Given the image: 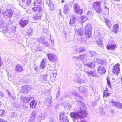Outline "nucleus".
<instances>
[{
    "label": "nucleus",
    "instance_id": "27",
    "mask_svg": "<svg viewBox=\"0 0 122 122\" xmlns=\"http://www.w3.org/2000/svg\"><path fill=\"white\" fill-rule=\"evenodd\" d=\"M86 16L88 19H91L93 15V13L91 11H88L86 13Z\"/></svg>",
    "mask_w": 122,
    "mask_h": 122
},
{
    "label": "nucleus",
    "instance_id": "16",
    "mask_svg": "<svg viewBox=\"0 0 122 122\" xmlns=\"http://www.w3.org/2000/svg\"><path fill=\"white\" fill-rule=\"evenodd\" d=\"M98 72L100 74L105 73L106 71L105 69L102 66H99L97 68Z\"/></svg>",
    "mask_w": 122,
    "mask_h": 122
},
{
    "label": "nucleus",
    "instance_id": "34",
    "mask_svg": "<svg viewBox=\"0 0 122 122\" xmlns=\"http://www.w3.org/2000/svg\"><path fill=\"white\" fill-rule=\"evenodd\" d=\"M42 1L41 0H36L34 2V5L39 6L41 5Z\"/></svg>",
    "mask_w": 122,
    "mask_h": 122
},
{
    "label": "nucleus",
    "instance_id": "22",
    "mask_svg": "<svg viewBox=\"0 0 122 122\" xmlns=\"http://www.w3.org/2000/svg\"><path fill=\"white\" fill-rule=\"evenodd\" d=\"M76 19V18L73 16L71 17L69 22L70 25L71 26H73L74 25V24L75 22Z\"/></svg>",
    "mask_w": 122,
    "mask_h": 122
},
{
    "label": "nucleus",
    "instance_id": "25",
    "mask_svg": "<svg viewBox=\"0 0 122 122\" xmlns=\"http://www.w3.org/2000/svg\"><path fill=\"white\" fill-rule=\"evenodd\" d=\"M37 102V101L34 100L31 102L30 103V107L33 108H36Z\"/></svg>",
    "mask_w": 122,
    "mask_h": 122
},
{
    "label": "nucleus",
    "instance_id": "63",
    "mask_svg": "<svg viewBox=\"0 0 122 122\" xmlns=\"http://www.w3.org/2000/svg\"><path fill=\"white\" fill-rule=\"evenodd\" d=\"M12 22L10 20H9V21L8 22V25H10V24H12Z\"/></svg>",
    "mask_w": 122,
    "mask_h": 122
},
{
    "label": "nucleus",
    "instance_id": "9",
    "mask_svg": "<svg viewBox=\"0 0 122 122\" xmlns=\"http://www.w3.org/2000/svg\"><path fill=\"white\" fill-rule=\"evenodd\" d=\"M28 20L25 19V18L24 17L20 21L19 24L22 27H24L28 24Z\"/></svg>",
    "mask_w": 122,
    "mask_h": 122
},
{
    "label": "nucleus",
    "instance_id": "35",
    "mask_svg": "<svg viewBox=\"0 0 122 122\" xmlns=\"http://www.w3.org/2000/svg\"><path fill=\"white\" fill-rule=\"evenodd\" d=\"M8 27L6 28V33H10L12 31L13 29L11 26Z\"/></svg>",
    "mask_w": 122,
    "mask_h": 122
},
{
    "label": "nucleus",
    "instance_id": "19",
    "mask_svg": "<svg viewBox=\"0 0 122 122\" xmlns=\"http://www.w3.org/2000/svg\"><path fill=\"white\" fill-rule=\"evenodd\" d=\"M61 113V116H63L61 117V122H69V120L68 117L66 116L65 114H64V112H63Z\"/></svg>",
    "mask_w": 122,
    "mask_h": 122
},
{
    "label": "nucleus",
    "instance_id": "3",
    "mask_svg": "<svg viewBox=\"0 0 122 122\" xmlns=\"http://www.w3.org/2000/svg\"><path fill=\"white\" fill-rule=\"evenodd\" d=\"M102 2L100 1H97L93 3V6L96 12L100 14L102 11L101 8V5Z\"/></svg>",
    "mask_w": 122,
    "mask_h": 122
},
{
    "label": "nucleus",
    "instance_id": "10",
    "mask_svg": "<svg viewBox=\"0 0 122 122\" xmlns=\"http://www.w3.org/2000/svg\"><path fill=\"white\" fill-rule=\"evenodd\" d=\"M13 13L12 10L10 9L7 10L5 12H3L2 14L5 17V16H6L10 18L12 17Z\"/></svg>",
    "mask_w": 122,
    "mask_h": 122
},
{
    "label": "nucleus",
    "instance_id": "39",
    "mask_svg": "<svg viewBox=\"0 0 122 122\" xmlns=\"http://www.w3.org/2000/svg\"><path fill=\"white\" fill-rule=\"evenodd\" d=\"M86 51V48L83 47H80L79 48L78 52L81 53L84 52Z\"/></svg>",
    "mask_w": 122,
    "mask_h": 122
},
{
    "label": "nucleus",
    "instance_id": "57",
    "mask_svg": "<svg viewBox=\"0 0 122 122\" xmlns=\"http://www.w3.org/2000/svg\"><path fill=\"white\" fill-rule=\"evenodd\" d=\"M48 68L49 70H53V68L51 65H50L49 67V66H48Z\"/></svg>",
    "mask_w": 122,
    "mask_h": 122
},
{
    "label": "nucleus",
    "instance_id": "36",
    "mask_svg": "<svg viewBox=\"0 0 122 122\" xmlns=\"http://www.w3.org/2000/svg\"><path fill=\"white\" fill-rule=\"evenodd\" d=\"M64 10V12L65 13H67V11L69 9V7L68 5L67 4H65L63 8Z\"/></svg>",
    "mask_w": 122,
    "mask_h": 122
},
{
    "label": "nucleus",
    "instance_id": "46",
    "mask_svg": "<svg viewBox=\"0 0 122 122\" xmlns=\"http://www.w3.org/2000/svg\"><path fill=\"white\" fill-rule=\"evenodd\" d=\"M56 74L55 73H51L50 74V78H53H53H56Z\"/></svg>",
    "mask_w": 122,
    "mask_h": 122
},
{
    "label": "nucleus",
    "instance_id": "18",
    "mask_svg": "<svg viewBox=\"0 0 122 122\" xmlns=\"http://www.w3.org/2000/svg\"><path fill=\"white\" fill-rule=\"evenodd\" d=\"M94 64L95 62L93 61H92V60H91V61H90V62H88V63L85 64V65L86 66L92 69H94L95 67Z\"/></svg>",
    "mask_w": 122,
    "mask_h": 122
},
{
    "label": "nucleus",
    "instance_id": "45",
    "mask_svg": "<svg viewBox=\"0 0 122 122\" xmlns=\"http://www.w3.org/2000/svg\"><path fill=\"white\" fill-rule=\"evenodd\" d=\"M83 12V10L81 8L80 9H79V10L77 11V12H76L78 14L80 15Z\"/></svg>",
    "mask_w": 122,
    "mask_h": 122
},
{
    "label": "nucleus",
    "instance_id": "42",
    "mask_svg": "<svg viewBox=\"0 0 122 122\" xmlns=\"http://www.w3.org/2000/svg\"><path fill=\"white\" fill-rule=\"evenodd\" d=\"M6 27H1L0 28V31L4 33H6Z\"/></svg>",
    "mask_w": 122,
    "mask_h": 122
},
{
    "label": "nucleus",
    "instance_id": "41",
    "mask_svg": "<svg viewBox=\"0 0 122 122\" xmlns=\"http://www.w3.org/2000/svg\"><path fill=\"white\" fill-rule=\"evenodd\" d=\"M37 118L38 119H40V120H41L44 119L45 117L42 114H40L39 115V116Z\"/></svg>",
    "mask_w": 122,
    "mask_h": 122
},
{
    "label": "nucleus",
    "instance_id": "21",
    "mask_svg": "<svg viewBox=\"0 0 122 122\" xmlns=\"http://www.w3.org/2000/svg\"><path fill=\"white\" fill-rule=\"evenodd\" d=\"M86 57V55L84 54L82 55L79 56H73L72 58L75 61L77 60L78 59H81L82 60L83 59L85 58Z\"/></svg>",
    "mask_w": 122,
    "mask_h": 122
},
{
    "label": "nucleus",
    "instance_id": "20",
    "mask_svg": "<svg viewBox=\"0 0 122 122\" xmlns=\"http://www.w3.org/2000/svg\"><path fill=\"white\" fill-rule=\"evenodd\" d=\"M119 30V25L118 24H117L114 25L113 28L112 30V31L116 33Z\"/></svg>",
    "mask_w": 122,
    "mask_h": 122
},
{
    "label": "nucleus",
    "instance_id": "33",
    "mask_svg": "<svg viewBox=\"0 0 122 122\" xmlns=\"http://www.w3.org/2000/svg\"><path fill=\"white\" fill-rule=\"evenodd\" d=\"M73 7L74 9V10L75 12H77V11L80 8L79 5L77 4H75L73 6Z\"/></svg>",
    "mask_w": 122,
    "mask_h": 122
},
{
    "label": "nucleus",
    "instance_id": "58",
    "mask_svg": "<svg viewBox=\"0 0 122 122\" xmlns=\"http://www.w3.org/2000/svg\"><path fill=\"white\" fill-rule=\"evenodd\" d=\"M110 110L111 112V113H113L115 111L114 109L113 108H111L110 109Z\"/></svg>",
    "mask_w": 122,
    "mask_h": 122
},
{
    "label": "nucleus",
    "instance_id": "5",
    "mask_svg": "<svg viewBox=\"0 0 122 122\" xmlns=\"http://www.w3.org/2000/svg\"><path fill=\"white\" fill-rule=\"evenodd\" d=\"M112 42L113 43V41L111 40L109 41L108 44L106 46L107 50H114L116 48L117 46L116 45L112 43Z\"/></svg>",
    "mask_w": 122,
    "mask_h": 122
},
{
    "label": "nucleus",
    "instance_id": "12",
    "mask_svg": "<svg viewBox=\"0 0 122 122\" xmlns=\"http://www.w3.org/2000/svg\"><path fill=\"white\" fill-rule=\"evenodd\" d=\"M75 31L76 34L77 35L80 36L83 35L84 33V31L81 28L75 29Z\"/></svg>",
    "mask_w": 122,
    "mask_h": 122
},
{
    "label": "nucleus",
    "instance_id": "32",
    "mask_svg": "<svg viewBox=\"0 0 122 122\" xmlns=\"http://www.w3.org/2000/svg\"><path fill=\"white\" fill-rule=\"evenodd\" d=\"M109 91L108 90V89L106 88L104 91L103 93V97L106 96V97L109 96L110 95V93H108Z\"/></svg>",
    "mask_w": 122,
    "mask_h": 122
},
{
    "label": "nucleus",
    "instance_id": "51",
    "mask_svg": "<svg viewBox=\"0 0 122 122\" xmlns=\"http://www.w3.org/2000/svg\"><path fill=\"white\" fill-rule=\"evenodd\" d=\"M32 33V32H31V30H29L27 32L28 36H30V35H31Z\"/></svg>",
    "mask_w": 122,
    "mask_h": 122
},
{
    "label": "nucleus",
    "instance_id": "28",
    "mask_svg": "<svg viewBox=\"0 0 122 122\" xmlns=\"http://www.w3.org/2000/svg\"><path fill=\"white\" fill-rule=\"evenodd\" d=\"M22 90H24L25 93L28 92V91L29 90V86L27 85H25L22 86Z\"/></svg>",
    "mask_w": 122,
    "mask_h": 122
},
{
    "label": "nucleus",
    "instance_id": "1",
    "mask_svg": "<svg viewBox=\"0 0 122 122\" xmlns=\"http://www.w3.org/2000/svg\"><path fill=\"white\" fill-rule=\"evenodd\" d=\"M80 102L83 105V108H81L80 111H77V113L74 112H71L70 115L72 118L78 120L84 118L87 116L85 105L83 102Z\"/></svg>",
    "mask_w": 122,
    "mask_h": 122
},
{
    "label": "nucleus",
    "instance_id": "64",
    "mask_svg": "<svg viewBox=\"0 0 122 122\" xmlns=\"http://www.w3.org/2000/svg\"><path fill=\"white\" fill-rule=\"evenodd\" d=\"M49 122H53V118H51L50 119V120Z\"/></svg>",
    "mask_w": 122,
    "mask_h": 122
},
{
    "label": "nucleus",
    "instance_id": "55",
    "mask_svg": "<svg viewBox=\"0 0 122 122\" xmlns=\"http://www.w3.org/2000/svg\"><path fill=\"white\" fill-rule=\"evenodd\" d=\"M35 117L36 116L31 115V118L30 119H33V120H34V121Z\"/></svg>",
    "mask_w": 122,
    "mask_h": 122
},
{
    "label": "nucleus",
    "instance_id": "7",
    "mask_svg": "<svg viewBox=\"0 0 122 122\" xmlns=\"http://www.w3.org/2000/svg\"><path fill=\"white\" fill-rule=\"evenodd\" d=\"M47 56L49 60L53 62L55 61L57 58V56L56 55L51 53L48 54Z\"/></svg>",
    "mask_w": 122,
    "mask_h": 122
},
{
    "label": "nucleus",
    "instance_id": "17",
    "mask_svg": "<svg viewBox=\"0 0 122 122\" xmlns=\"http://www.w3.org/2000/svg\"><path fill=\"white\" fill-rule=\"evenodd\" d=\"M46 4L50 7L51 10H52L53 9L54 6L52 1L51 0H46Z\"/></svg>",
    "mask_w": 122,
    "mask_h": 122
},
{
    "label": "nucleus",
    "instance_id": "62",
    "mask_svg": "<svg viewBox=\"0 0 122 122\" xmlns=\"http://www.w3.org/2000/svg\"><path fill=\"white\" fill-rule=\"evenodd\" d=\"M4 120L2 118H0V122H4Z\"/></svg>",
    "mask_w": 122,
    "mask_h": 122
},
{
    "label": "nucleus",
    "instance_id": "30",
    "mask_svg": "<svg viewBox=\"0 0 122 122\" xmlns=\"http://www.w3.org/2000/svg\"><path fill=\"white\" fill-rule=\"evenodd\" d=\"M79 19L80 22L82 23H83L87 19H88L86 16H82Z\"/></svg>",
    "mask_w": 122,
    "mask_h": 122
},
{
    "label": "nucleus",
    "instance_id": "14",
    "mask_svg": "<svg viewBox=\"0 0 122 122\" xmlns=\"http://www.w3.org/2000/svg\"><path fill=\"white\" fill-rule=\"evenodd\" d=\"M14 70L15 71L20 73L23 70V67L21 65L18 64L15 66Z\"/></svg>",
    "mask_w": 122,
    "mask_h": 122
},
{
    "label": "nucleus",
    "instance_id": "26",
    "mask_svg": "<svg viewBox=\"0 0 122 122\" xmlns=\"http://www.w3.org/2000/svg\"><path fill=\"white\" fill-rule=\"evenodd\" d=\"M85 72L86 73L88 76H94V71H85Z\"/></svg>",
    "mask_w": 122,
    "mask_h": 122
},
{
    "label": "nucleus",
    "instance_id": "6",
    "mask_svg": "<svg viewBox=\"0 0 122 122\" xmlns=\"http://www.w3.org/2000/svg\"><path fill=\"white\" fill-rule=\"evenodd\" d=\"M119 64H116L114 66L113 69L112 70L113 73L117 75H118L119 74L120 71V68L119 67Z\"/></svg>",
    "mask_w": 122,
    "mask_h": 122
},
{
    "label": "nucleus",
    "instance_id": "47",
    "mask_svg": "<svg viewBox=\"0 0 122 122\" xmlns=\"http://www.w3.org/2000/svg\"><path fill=\"white\" fill-rule=\"evenodd\" d=\"M48 75H43L42 76V78L43 79L46 81H47V77Z\"/></svg>",
    "mask_w": 122,
    "mask_h": 122
},
{
    "label": "nucleus",
    "instance_id": "49",
    "mask_svg": "<svg viewBox=\"0 0 122 122\" xmlns=\"http://www.w3.org/2000/svg\"><path fill=\"white\" fill-rule=\"evenodd\" d=\"M11 117H13L14 118L15 117H16L17 115L16 113L13 112H12L11 113Z\"/></svg>",
    "mask_w": 122,
    "mask_h": 122
},
{
    "label": "nucleus",
    "instance_id": "29",
    "mask_svg": "<svg viewBox=\"0 0 122 122\" xmlns=\"http://www.w3.org/2000/svg\"><path fill=\"white\" fill-rule=\"evenodd\" d=\"M32 9L35 11L37 12H41L42 10L41 7V6L35 7L33 8Z\"/></svg>",
    "mask_w": 122,
    "mask_h": 122
},
{
    "label": "nucleus",
    "instance_id": "50",
    "mask_svg": "<svg viewBox=\"0 0 122 122\" xmlns=\"http://www.w3.org/2000/svg\"><path fill=\"white\" fill-rule=\"evenodd\" d=\"M42 44L43 45H45L47 46H49V44L48 43V42L47 41L43 42Z\"/></svg>",
    "mask_w": 122,
    "mask_h": 122
},
{
    "label": "nucleus",
    "instance_id": "53",
    "mask_svg": "<svg viewBox=\"0 0 122 122\" xmlns=\"http://www.w3.org/2000/svg\"><path fill=\"white\" fill-rule=\"evenodd\" d=\"M36 110H34L32 112L31 115L36 116Z\"/></svg>",
    "mask_w": 122,
    "mask_h": 122
},
{
    "label": "nucleus",
    "instance_id": "38",
    "mask_svg": "<svg viewBox=\"0 0 122 122\" xmlns=\"http://www.w3.org/2000/svg\"><path fill=\"white\" fill-rule=\"evenodd\" d=\"M72 94L74 96L76 97L79 98L81 99L82 97L79 95L76 92H74L72 93Z\"/></svg>",
    "mask_w": 122,
    "mask_h": 122
},
{
    "label": "nucleus",
    "instance_id": "43",
    "mask_svg": "<svg viewBox=\"0 0 122 122\" xmlns=\"http://www.w3.org/2000/svg\"><path fill=\"white\" fill-rule=\"evenodd\" d=\"M75 82L79 84H81V79L80 78H77L75 80Z\"/></svg>",
    "mask_w": 122,
    "mask_h": 122
},
{
    "label": "nucleus",
    "instance_id": "13",
    "mask_svg": "<svg viewBox=\"0 0 122 122\" xmlns=\"http://www.w3.org/2000/svg\"><path fill=\"white\" fill-rule=\"evenodd\" d=\"M46 60L44 58L43 59L41 63L40 68L42 70H45L46 67Z\"/></svg>",
    "mask_w": 122,
    "mask_h": 122
},
{
    "label": "nucleus",
    "instance_id": "54",
    "mask_svg": "<svg viewBox=\"0 0 122 122\" xmlns=\"http://www.w3.org/2000/svg\"><path fill=\"white\" fill-rule=\"evenodd\" d=\"M4 93L0 91V97H2L4 96Z\"/></svg>",
    "mask_w": 122,
    "mask_h": 122
},
{
    "label": "nucleus",
    "instance_id": "2",
    "mask_svg": "<svg viewBox=\"0 0 122 122\" xmlns=\"http://www.w3.org/2000/svg\"><path fill=\"white\" fill-rule=\"evenodd\" d=\"M92 27L90 24H88L85 27L86 30L85 35L87 38H91L92 37Z\"/></svg>",
    "mask_w": 122,
    "mask_h": 122
},
{
    "label": "nucleus",
    "instance_id": "40",
    "mask_svg": "<svg viewBox=\"0 0 122 122\" xmlns=\"http://www.w3.org/2000/svg\"><path fill=\"white\" fill-rule=\"evenodd\" d=\"M96 42L99 47H103V46L102 45L101 40L100 39L97 40Z\"/></svg>",
    "mask_w": 122,
    "mask_h": 122
},
{
    "label": "nucleus",
    "instance_id": "52",
    "mask_svg": "<svg viewBox=\"0 0 122 122\" xmlns=\"http://www.w3.org/2000/svg\"><path fill=\"white\" fill-rule=\"evenodd\" d=\"M5 112V110H0V115H3L4 114Z\"/></svg>",
    "mask_w": 122,
    "mask_h": 122
},
{
    "label": "nucleus",
    "instance_id": "61",
    "mask_svg": "<svg viewBox=\"0 0 122 122\" xmlns=\"http://www.w3.org/2000/svg\"><path fill=\"white\" fill-rule=\"evenodd\" d=\"M2 65V61L1 57L0 56V66Z\"/></svg>",
    "mask_w": 122,
    "mask_h": 122
},
{
    "label": "nucleus",
    "instance_id": "31",
    "mask_svg": "<svg viewBox=\"0 0 122 122\" xmlns=\"http://www.w3.org/2000/svg\"><path fill=\"white\" fill-rule=\"evenodd\" d=\"M89 54H90V56L92 57H93L94 56H96L98 55L97 53L94 51H91L89 52Z\"/></svg>",
    "mask_w": 122,
    "mask_h": 122
},
{
    "label": "nucleus",
    "instance_id": "59",
    "mask_svg": "<svg viewBox=\"0 0 122 122\" xmlns=\"http://www.w3.org/2000/svg\"><path fill=\"white\" fill-rule=\"evenodd\" d=\"M47 100L49 102L50 104H51V103H52V100L51 99H48Z\"/></svg>",
    "mask_w": 122,
    "mask_h": 122
},
{
    "label": "nucleus",
    "instance_id": "56",
    "mask_svg": "<svg viewBox=\"0 0 122 122\" xmlns=\"http://www.w3.org/2000/svg\"><path fill=\"white\" fill-rule=\"evenodd\" d=\"M4 23L3 24V23H0V28L1 27H4Z\"/></svg>",
    "mask_w": 122,
    "mask_h": 122
},
{
    "label": "nucleus",
    "instance_id": "4",
    "mask_svg": "<svg viewBox=\"0 0 122 122\" xmlns=\"http://www.w3.org/2000/svg\"><path fill=\"white\" fill-rule=\"evenodd\" d=\"M101 19L103 21L105 22L106 25L109 28L111 27L114 23L111 20H109L107 19V17H105L104 16H103L101 17Z\"/></svg>",
    "mask_w": 122,
    "mask_h": 122
},
{
    "label": "nucleus",
    "instance_id": "37",
    "mask_svg": "<svg viewBox=\"0 0 122 122\" xmlns=\"http://www.w3.org/2000/svg\"><path fill=\"white\" fill-rule=\"evenodd\" d=\"M6 92L8 94L9 97L11 99H14L13 95L10 93L8 89H6L5 90Z\"/></svg>",
    "mask_w": 122,
    "mask_h": 122
},
{
    "label": "nucleus",
    "instance_id": "15",
    "mask_svg": "<svg viewBox=\"0 0 122 122\" xmlns=\"http://www.w3.org/2000/svg\"><path fill=\"white\" fill-rule=\"evenodd\" d=\"M32 98L30 97H22L20 98V100L21 102L24 103L28 102L30 100L32 99Z\"/></svg>",
    "mask_w": 122,
    "mask_h": 122
},
{
    "label": "nucleus",
    "instance_id": "60",
    "mask_svg": "<svg viewBox=\"0 0 122 122\" xmlns=\"http://www.w3.org/2000/svg\"><path fill=\"white\" fill-rule=\"evenodd\" d=\"M106 3L105 2H104L103 3V5L104 6V7H105V8H107V6H106Z\"/></svg>",
    "mask_w": 122,
    "mask_h": 122
},
{
    "label": "nucleus",
    "instance_id": "48",
    "mask_svg": "<svg viewBox=\"0 0 122 122\" xmlns=\"http://www.w3.org/2000/svg\"><path fill=\"white\" fill-rule=\"evenodd\" d=\"M107 83L108 85L110 87H111V85L110 82L109 81V79L108 78V77H107Z\"/></svg>",
    "mask_w": 122,
    "mask_h": 122
},
{
    "label": "nucleus",
    "instance_id": "8",
    "mask_svg": "<svg viewBox=\"0 0 122 122\" xmlns=\"http://www.w3.org/2000/svg\"><path fill=\"white\" fill-rule=\"evenodd\" d=\"M21 1L20 4V5L21 6H24L29 7L30 5L31 0H21Z\"/></svg>",
    "mask_w": 122,
    "mask_h": 122
},
{
    "label": "nucleus",
    "instance_id": "44",
    "mask_svg": "<svg viewBox=\"0 0 122 122\" xmlns=\"http://www.w3.org/2000/svg\"><path fill=\"white\" fill-rule=\"evenodd\" d=\"M60 87H58V90L56 94V98H58L59 97V96L60 95Z\"/></svg>",
    "mask_w": 122,
    "mask_h": 122
},
{
    "label": "nucleus",
    "instance_id": "23",
    "mask_svg": "<svg viewBox=\"0 0 122 122\" xmlns=\"http://www.w3.org/2000/svg\"><path fill=\"white\" fill-rule=\"evenodd\" d=\"M41 14L38 13L33 15V19L35 20L39 19L41 18Z\"/></svg>",
    "mask_w": 122,
    "mask_h": 122
},
{
    "label": "nucleus",
    "instance_id": "24",
    "mask_svg": "<svg viewBox=\"0 0 122 122\" xmlns=\"http://www.w3.org/2000/svg\"><path fill=\"white\" fill-rule=\"evenodd\" d=\"M77 89L79 91L82 93H85L87 91V89L84 86H80Z\"/></svg>",
    "mask_w": 122,
    "mask_h": 122
},
{
    "label": "nucleus",
    "instance_id": "11",
    "mask_svg": "<svg viewBox=\"0 0 122 122\" xmlns=\"http://www.w3.org/2000/svg\"><path fill=\"white\" fill-rule=\"evenodd\" d=\"M110 103H112V105L116 107L117 108L122 109V104L119 102H117L114 101H111Z\"/></svg>",
    "mask_w": 122,
    "mask_h": 122
}]
</instances>
